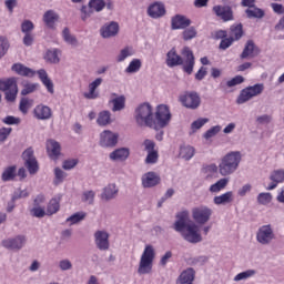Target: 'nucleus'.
<instances>
[{
  "instance_id": "nucleus-1",
  "label": "nucleus",
  "mask_w": 284,
  "mask_h": 284,
  "mask_svg": "<svg viewBox=\"0 0 284 284\" xmlns=\"http://www.w3.org/2000/svg\"><path fill=\"white\" fill-rule=\"evenodd\" d=\"M192 220L190 212L182 211L176 214V221L173 224L175 232H179L187 243L196 244L203 241L201 226L205 225L212 219V209L201 205L192 209Z\"/></svg>"
},
{
  "instance_id": "nucleus-2",
  "label": "nucleus",
  "mask_w": 284,
  "mask_h": 284,
  "mask_svg": "<svg viewBox=\"0 0 284 284\" xmlns=\"http://www.w3.org/2000/svg\"><path fill=\"white\" fill-rule=\"evenodd\" d=\"M181 55L176 53V49H171L166 53V65L168 68H176V65H182L186 74H192L194 72V53L189 47H184L181 51Z\"/></svg>"
},
{
  "instance_id": "nucleus-3",
  "label": "nucleus",
  "mask_w": 284,
  "mask_h": 284,
  "mask_svg": "<svg viewBox=\"0 0 284 284\" xmlns=\"http://www.w3.org/2000/svg\"><path fill=\"white\" fill-rule=\"evenodd\" d=\"M11 70L12 72H16V74H19V77H28L29 79H32L34 74H38L41 83L44 85V88H47L48 92L50 94H54V83L48 77L45 69L34 71L31 68L23 65L22 63H16L11 67Z\"/></svg>"
},
{
  "instance_id": "nucleus-4",
  "label": "nucleus",
  "mask_w": 284,
  "mask_h": 284,
  "mask_svg": "<svg viewBox=\"0 0 284 284\" xmlns=\"http://www.w3.org/2000/svg\"><path fill=\"white\" fill-rule=\"evenodd\" d=\"M134 119L139 128H156L154 120V108L149 102H143L135 108Z\"/></svg>"
},
{
  "instance_id": "nucleus-5",
  "label": "nucleus",
  "mask_w": 284,
  "mask_h": 284,
  "mask_svg": "<svg viewBox=\"0 0 284 284\" xmlns=\"http://www.w3.org/2000/svg\"><path fill=\"white\" fill-rule=\"evenodd\" d=\"M242 159L243 154L240 151H231L225 154L219 164L221 176H231V174H234L239 170Z\"/></svg>"
},
{
  "instance_id": "nucleus-6",
  "label": "nucleus",
  "mask_w": 284,
  "mask_h": 284,
  "mask_svg": "<svg viewBox=\"0 0 284 284\" xmlns=\"http://www.w3.org/2000/svg\"><path fill=\"white\" fill-rule=\"evenodd\" d=\"M154 258H156V250H154L152 244H146L140 257L138 274L140 275L152 274Z\"/></svg>"
},
{
  "instance_id": "nucleus-7",
  "label": "nucleus",
  "mask_w": 284,
  "mask_h": 284,
  "mask_svg": "<svg viewBox=\"0 0 284 284\" xmlns=\"http://www.w3.org/2000/svg\"><path fill=\"white\" fill-rule=\"evenodd\" d=\"M0 91L4 92L6 100L12 103L17 100V94H19V87H17L16 78L0 79Z\"/></svg>"
},
{
  "instance_id": "nucleus-8",
  "label": "nucleus",
  "mask_w": 284,
  "mask_h": 284,
  "mask_svg": "<svg viewBox=\"0 0 284 284\" xmlns=\"http://www.w3.org/2000/svg\"><path fill=\"white\" fill-rule=\"evenodd\" d=\"M154 121L155 126H153V130L168 128V125H170V121H172V113L170 112V108L165 104L158 105Z\"/></svg>"
},
{
  "instance_id": "nucleus-9",
  "label": "nucleus",
  "mask_w": 284,
  "mask_h": 284,
  "mask_svg": "<svg viewBox=\"0 0 284 284\" xmlns=\"http://www.w3.org/2000/svg\"><path fill=\"white\" fill-rule=\"evenodd\" d=\"M276 240V233L272 224H264L257 229L256 241L260 245H272Z\"/></svg>"
},
{
  "instance_id": "nucleus-10",
  "label": "nucleus",
  "mask_w": 284,
  "mask_h": 284,
  "mask_svg": "<svg viewBox=\"0 0 284 284\" xmlns=\"http://www.w3.org/2000/svg\"><path fill=\"white\" fill-rule=\"evenodd\" d=\"M265 90V85L263 83H257L251 87H247L243 89L237 97L236 103L239 105H243V103H247L251 99H254V97H258V94H263V91Z\"/></svg>"
},
{
  "instance_id": "nucleus-11",
  "label": "nucleus",
  "mask_w": 284,
  "mask_h": 284,
  "mask_svg": "<svg viewBox=\"0 0 284 284\" xmlns=\"http://www.w3.org/2000/svg\"><path fill=\"white\" fill-rule=\"evenodd\" d=\"M179 101L187 110H197L201 105V97L196 92L181 94Z\"/></svg>"
},
{
  "instance_id": "nucleus-12",
  "label": "nucleus",
  "mask_w": 284,
  "mask_h": 284,
  "mask_svg": "<svg viewBox=\"0 0 284 284\" xmlns=\"http://www.w3.org/2000/svg\"><path fill=\"white\" fill-rule=\"evenodd\" d=\"M22 159L29 174H37L39 172V162H37V158H34V150H32V148L27 149L22 153Z\"/></svg>"
},
{
  "instance_id": "nucleus-13",
  "label": "nucleus",
  "mask_w": 284,
  "mask_h": 284,
  "mask_svg": "<svg viewBox=\"0 0 284 284\" xmlns=\"http://www.w3.org/2000/svg\"><path fill=\"white\" fill-rule=\"evenodd\" d=\"M119 143V133L110 130H104L100 133L101 148H114Z\"/></svg>"
},
{
  "instance_id": "nucleus-14",
  "label": "nucleus",
  "mask_w": 284,
  "mask_h": 284,
  "mask_svg": "<svg viewBox=\"0 0 284 284\" xmlns=\"http://www.w3.org/2000/svg\"><path fill=\"white\" fill-rule=\"evenodd\" d=\"M120 30L121 27L119 26V22H106L100 28V36L102 37V39H112L116 37V34H119Z\"/></svg>"
},
{
  "instance_id": "nucleus-15",
  "label": "nucleus",
  "mask_w": 284,
  "mask_h": 284,
  "mask_svg": "<svg viewBox=\"0 0 284 284\" xmlns=\"http://www.w3.org/2000/svg\"><path fill=\"white\" fill-rule=\"evenodd\" d=\"M94 241L98 250L101 252H106L110 250V233L106 231H97L94 233Z\"/></svg>"
},
{
  "instance_id": "nucleus-16",
  "label": "nucleus",
  "mask_w": 284,
  "mask_h": 284,
  "mask_svg": "<svg viewBox=\"0 0 284 284\" xmlns=\"http://www.w3.org/2000/svg\"><path fill=\"white\" fill-rule=\"evenodd\" d=\"M26 235H18L2 241V247L6 250H22L27 243Z\"/></svg>"
},
{
  "instance_id": "nucleus-17",
  "label": "nucleus",
  "mask_w": 284,
  "mask_h": 284,
  "mask_svg": "<svg viewBox=\"0 0 284 284\" xmlns=\"http://www.w3.org/2000/svg\"><path fill=\"white\" fill-rule=\"evenodd\" d=\"M37 121H50L52 119V109L45 104H38L32 111Z\"/></svg>"
},
{
  "instance_id": "nucleus-18",
  "label": "nucleus",
  "mask_w": 284,
  "mask_h": 284,
  "mask_svg": "<svg viewBox=\"0 0 284 284\" xmlns=\"http://www.w3.org/2000/svg\"><path fill=\"white\" fill-rule=\"evenodd\" d=\"M192 26V20L183 14H175L171 18V29L172 30H185Z\"/></svg>"
},
{
  "instance_id": "nucleus-19",
  "label": "nucleus",
  "mask_w": 284,
  "mask_h": 284,
  "mask_svg": "<svg viewBox=\"0 0 284 284\" xmlns=\"http://www.w3.org/2000/svg\"><path fill=\"white\" fill-rule=\"evenodd\" d=\"M258 54H261V49L256 47L254 41L248 40L241 53V59H254V57H258Z\"/></svg>"
},
{
  "instance_id": "nucleus-20",
  "label": "nucleus",
  "mask_w": 284,
  "mask_h": 284,
  "mask_svg": "<svg viewBox=\"0 0 284 284\" xmlns=\"http://www.w3.org/2000/svg\"><path fill=\"white\" fill-rule=\"evenodd\" d=\"M143 187H156L161 183V178L155 172L144 173L141 178Z\"/></svg>"
},
{
  "instance_id": "nucleus-21",
  "label": "nucleus",
  "mask_w": 284,
  "mask_h": 284,
  "mask_svg": "<svg viewBox=\"0 0 284 284\" xmlns=\"http://www.w3.org/2000/svg\"><path fill=\"white\" fill-rule=\"evenodd\" d=\"M213 12H215L216 17H220L222 21H232L234 19L232 8L227 6H215L213 7Z\"/></svg>"
},
{
  "instance_id": "nucleus-22",
  "label": "nucleus",
  "mask_w": 284,
  "mask_h": 284,
  "mask_svg": "<svg viewBox=\"0 0 284 284\" xmlns=\"http://www.w3.org/2000/svg\"><path fill=\"white\" fill-rule=\"evenodd\" d=\"M42 21L47 28L54 30L57 22L59 21V13L54 10H48L43 13Z\"/></svg>"
},
{
  "instance_id": "nucleus-23",
  "label": "nucleus",
  "mask_w": 284,
  "mask_h": 284,
  "mask_svg": "<svg viewBox=\"0 0 284 284\" xmlns=\"http://www.w3.org/2000/svg\"><path fill=\"white\" fill-rule=\"evenodd\" d=\"M130 156V149L120 148L115 149L113 152L109 154V159L114 161L115 163H123V161H128Z\"/></svg>"
},
{
  "instance_id": "nucleus-24",
  "label": "nucleus",
  "mask_w": 284,
  "mask_h": 284,
  "mask_svg": "<svg viewBox=\"0 0 284 284\" xmlns=\"http://www.w3.org/2000/svg\"><path fill=\"white\" fill-rule=\"evenodd\" d=\"M148 14L151 19H161V17H165V6L161 2H154L149 6Z\"/></svg>"
},
{
  "instance_id": "nucleus-25",
  "label": "nucleus",
  "mask_w": 284,
  "mask_h": 284,
  "mask_svg": "<svg viewBox=\"0 0 284 284\" xmlns=\"http://www.w3.org/2000/svg\"><path fill=\"white\" fill-rule=\"evenodd\" d=\"M101 83H103V78H97L95 80L90 82L89 91L83 93L84 99H99V91H97V88H100Z\"/></svg>"
},
{
  "instance_id": "nucleus-26",
  "label": "nucleus",
  "mask_w": 284,
  "mask_h": 284,
  "mask_svg": "<svg viewBox=\"0 0 284 284\" xmlns=\"http://www.w3.org/2000/svg\"><path fill=\"white\" fill-rule=\"evenodd\" d=\"M270 181H272L266 190H276L280 183H284V170H274L270 175Z\"/></svg>"
},
{
  "instance_id": "nucleus-27",
  "label": "nucleus",
  "mask_w": 284,
  "mask_h": 284,
  "mask_svg": "<svg viewBox=\"0 0 284 284\" xmlns=\"http://www.w3.org/2000/svg\"><path fill=\"white\" fill-rule=\"evenodd\" d=\"M112 106V112H121V110H125V95H119L116 93H111V99L109 101Z\"/></svg>"
},
{
  "instance_id": "nucleus-28",
  "label": "nucleus",
  "mask_w": 284,
  "mask_h": 284,
  "mask_svg": "<svg viewBox=\"0 0 284 284\" xmlns=\"http://www.w3.org/2000/svg\"><path fill=\"white\" fill-rule=\"evenodd\" d=\"M47 152L53 161L61 156V144L57 142V140H48L47 141Z\"/></svg>"
},
{
  "instance_id": "nucleus-29",
  "label": "nucleus",
  "mask_w": 284,
  "mask_h": 284,
  "mask_svg": "<svg viewBox=\"0 0 284 284\" xmlns=\"http://www.w3.org/2000/svg\"><path fill=\"white\" fill-rule=\"evenodd\" d=\"M196 154V149L190 144H182L179 151V159L182 161H192Z\"/></svg>"
},
{
  "instance_id": "nucleus-30",
  "label": "nucleus",
  "mask_w": 284,
  "mask_h": 284,
  "mask_svg": "<svg viewBox=\"0 0 284 284\" xmlns=\"http://www.w3.org/2000/svg\"><path fill=\"white\" fill-rule=\"evenodd\" d=\"M118 194L119 187H116V184H109L102 190L100 199L102 201H112L113 199H116Z\"/></svg>"
},
{
  "instance_id": "nucleus-31",
  "label": "nucleus",
  "mask_w": 284,
  "mask_h": 284,
  "mask_svg": "<svg viewBox=\"0 0 284 284\" xmlns=\"http://www.w3.org/2000/svg\"><path fill=\"white\" fill-rule=\"evenodd\" d=\"M214 205H230L234 203V192L227 191L213 197Z\"/></svg>"
},
{
  "instance_id": "nucleus-32",
  "label": "nucleus",
  "mask_w": 284,
  "mask_h": 284,
  "mask_svg": "<svg viewBox=\"0 0 284 284\" xmlns=\"http://www.w3.org/2000/svg\"><path fill=\"white\" fill-rule=\"evenodd\" d=\"M195 272L194 268H186L178 277L176 284H193Z\"/></svg>"
},
{
  "instance_id": "nucleus-33",
  "label": "nucleus",
  "mask_w": 284,
  "mask_h": 284,
  "mask_svg": "<svg viewBox=\"0 0 284 284\" xmlns=\"http://www.w3.org/2000/svg\"><path fill=\"white\" fill-rule=\"evenodd\" d=\"M61 50L59 49H49L47 50V52L44 53V61H47V63H60L61 61Z\"/></svg>"
},
{
  "instance_id": "nucleus-34",
  "label": "nucleus",
  "mask_w": 284,
  "mask_h": 284,
  "mask_svg": "<svg viewBox=\"0 0 284 284\" xmlns=\"http://www.w3.org/2000/svg\"><path fill=\"white\" fill-rule=\"evenodd\" d=\"M112 113L108 110L101 111L98 114L97 123L100 128H105V125H110L112 123Z\"/></svg>"
},
{
  "instance_id": "nucleus-35",
  "label": "nucleus",
  "mask_w": 284,
  "mask_h": 284,
  "mask_svg": "<svg viewBox=\"0 0 284 284\" xmlns=\"http://www.w3.org/2000/svg\"><path fill=\"white\" fill-rule=\"evenodd\" d=\"M227 183H230V179L227 178H222L220 179L217 182H215L214 184H212L209 187V191L212 194H219V192H223V190H225V187H227Z\"/></svg>"
},
{
  "instance_id": "nucleus-36",
  "label": "nucleus",
  "mask_w": 284,
  "mask_h": 284,
  "mask_svg": "<svg viewBox=\"0 0 284 284\" xmlns=\"http://www.w3.org/2000/svg\"><path fill=\"white\" fill-rule=\"evenodd\" d=\"M143 65V62L141 59H132L129 63V65L125 68L124 72L125 74H136L139 70H141V67Z\"/></svg>"
},
{
  "instance_id": "nucleus-37",
  "label": "nucleus",
  "mask_w": 284,
  "mask_h": 284,
  "mask_svg": "<svg viewBox=\"0 0 284 284\" xmlns=\"http://www.w3.org/2000/svg\"><path fill=\"white\" fill-rule=\"evenodd\" d=\"M61 200L59 197H53L50 200L47 206V216H52V214H57L61 207Z\"/></svg>"
},
{
  "instance_id": "nucleus-38",
  "label": "nucleus",
  "mask_w": 284,
  "mask_h": 284,
  "mask_svg": "<svg viewBox=\"0 0 284 284\" xmlns=\"http://www.w3.org/2000/svg\"><path fill=\"white\" fill-rule=\"evenodd\" d=\"M253 276H256V270L250 268L235 275L233 281L235 283H239L241 281H247L250 278H253Z\"/></svg>"
},
{
  "instance_id": "nucleus-39",
  "label": "nucleus",
  "mask_w": 284,
  "mask_h": 284,
  "mask_svg": "<svg viewBox=\"0 0 284 284\" xmlns=\"http://www.w3.org/2000/svg\"><path fill=\"white\" fill-rule=\"evenodd\" d=\"M62 39L65 41V43H68V45H73V48H77L79 45V41L77 40V37L70 33L69 28L63 29Z\"/></svg>"
},
{
  "instance_id": "nucleus-40",
  "label": "nucleus",
  "mask_w": 284,
  "mask_h": 284,
  "mask_svg": "<svg viewBox=\"0 0 284 284\" xmlns=\"http://www.w3.org/2000/svg\"><path fill=\"white\" fill-rule=\"evenodd\" d=\"M85 216H88V213L83 211L77 212L67 219V223L69 225H77V223H81V221H84Z\"/></svg>"
},
{
  "instance_id": "nucleus-41",
  "label": "nucleus",
  "mask_w": 284,
  "mask_h": 284,
  "mask_svg": "<svg viewBox=\"0 0 284 284\" xmlns=\"http://www.w3.org/2000/svg\"><path fill=\"white\" fill-rule=\"evenodd\" d=\"M16 176H17V166H8L2 172L1 180L4 182L14 181Z\"/></svg>"
},
{
  "instance_id": "nucleus-42",
  "label": "nucleus",
  "mask_w": 284,
  "mask_h": 284,
  "mask_svg": "<svg viewBox=\"0 0 284 284\" xmlns=\"http://www.w3.org/2000/svg\"><path fill=\"white\" fill-rule=\"evenodd\" d=\"M130 57H134V49L132 47H125L116 55V61L118 63H123V61Z\"/></svg>"
},
{
  "instance_id": "nucleus-43",
  "label": "nucleus",
  "mask_w": 284,
  "mask_h": 284,
  "mask_svg": "<svg viewBox=\"0 0 284 284\" xmlns=\"http://www.w3.org/2000/svg\"><path fill=\"white\" fill-rule=\"evenodd\" d=\"M245 13L248 19H263L265 17V11L255 7L246 9Z\"/></svg>"
},
{
  "instance_id": "nucleus-44",
  "label": "nucleus",
  "mask_w": 284,
  "mask_h": 284,
  "mask_svg": "<svg viewBox=\"0 0 284 284\" xmlns=\"http://www.w3.org/2000/svg\"><path fill=\"white\" fill-rule=\"evenodd\" d=\"M88 6L93 12H103L105 10V0H89Z\"/></svg>"
},
{
  "instance_id": "nucleus-45",
  "label": "nucleus",
  "mask_w": 284,
  "mask_h": 284,
  "mask_svg": "<svg viewBox=\"0 0 284 284\" xmlns=\"http://www.w3.org/2000/svg\"><path fill=\"white\" fill-rule=\"evenodd\" d=\"M243 37V24H234L231 27V39L239 41Z\"/></svg>"
},
{
  "instance_id": "nucleus-46",
  "label": "nucleus",
  "mask_w": 284,
  "mask_h": 284,
  "mask_svg": "<svg viewBox=\"0 0 284 284\" xmlns=\"http://www.w3.org/2000/svg\"><path fill=\"white\" fill-rule=\"evenodd\" d=\"M30 108H32V100L28 98H22L19 103V110L22 114H28L30 112Z\"/></svg>"
},
{
  "instance_id": "nucleus-47",
  "label": "nucleus",
  "mask_w": 284,
  "mask_h": 284,
  "mask_svg": "<svg viewBox=\"0 0 284 284\" xmlns=\"http://www.w3.org/2000/svg\"><path fill=\"white\" fill-rule=\"evenodd\" d=\"M8 50H10V42L8 41V38L0 36V59L6 57Z\"/></svg>"
},
{
  "instance_id": "nucleus-48",
  "label": "nucleus",
  "mask_w": 284,
  "mask_h": 284,
  "mask_svg": "<svg viewBox=\"0 0 284 284\" xmlns=\"http://www.w3.org/2000/svg\"><path fill=\"white\" fill-rule=\"evenodd\" d=\"M272 193L262 192L257 195L258 205H270L272 203Z\"/></svg>"
},
{
  "instance_id": "nucleus-49",
  "label": "nucleus",
  "mask_w": 284,
  "mask_h": 284,
  "mask_svg": "<svg viewBox=\"0 0 284 284\" xmlns=\"http://www.w3.org/2000/svg\"><path fill=\"white\" fill-rule=\"evenodd\" d=\"M182 37L184 39V41H192V39H194L196 37V28L194 27H190V28H185L182 32Z\"/></svg>"
},
{
  "instance_id": "nucleus-50",
  "label": "nucleus",
  "mask_w": 284,
  "mask_h": 284,
  "mask_svg": "<svg viewBox=\"0 0 284 284\" xmlns=\"http://www.w3.org/2000/svg\"><path fill=\"white\" fill-rule=\"evenodd\" d=\"M97 193L94 191H84L82 193V203H87L88 205H92L94 203V197Z\"/></svg>"
},
{
  "instance_id": "nucleus-51",
  "label": "nucleus",
  "mask_w": 284,
  "mask_h": 284,
  "mask_svg": "<svg viewBox=\"0 0 284 284\" xmlns=\"http://www.w3.org/2000/svg\"><path fill=\"white\" fill-rule=\"evenodd\" d=\"M34 30V22L31 20H24L21 23V32L23 34H30Z\"/></svg>"
},
{
  "instance_id": "nucleus-52",
  "label": "nucleus",
  "mask_w": 284,
  "mask_h": 284,
  "mask_svg": "<svg viewBox=\"0 0 284 284\" xmlns=\"http://www.w3.org/2000/svg\"><path fill=\"white\" fill-rule=\"evenodd\" d=\"M221 130H222L221 125L212 126L203 134V139H205L206 141H210V139H214V136H216V134H219Z\"/></svg>"
},
{
  "instance_id": "nucleus-53",
  "label": "nucleus",
  "mask_w": 284,
  "mask_h": 284,
  "mask_svg": "<svg viewBox=\"0 0 284 284\" xmlns=\"http://www.w3.org/2000/svg\"><path fill=\"white\" fill-rule=\"evenodd\" d=\"M205 123H210V119L207 118H200L192 122L191 130L192 132H196V130H201Z\"/></svg>"
},
{
  "instance_id": "nucleus-54",
  "label": "nucleus",
  "mask_w": 284,
  "mask_h": 284,
  "mask_svg": "<svg viewBox=\"0 0 284 284\" xmlns=\"http://www.w3.org/2000/svg\"><path fill=\"white\" fill-rule=\"evenodd\" d=\"M93 12H94L93 9L90 8L89 4L88 6H82L81 9H80L81 19L83 21L89 20L92 17Z\"/></svg>"
},
{
  "instance_id": "nucleus-55",
  "label": "nucleus",
  "mask_w": 284,
  "mask_h": 284,
  "mask_svg": "<svg viewBox=\"0 0 284 284\" xmlns=\"http://www.w3.org/2000/svg\"><path fill=\"white\" fill-rule=\"evenodd\" d=\"M37 88H39L38 83H27L23 85L21 90L22 97H27V94H32V92H37Z\"/></svg>"
},
{
  "instance_id": "nucleus-56",
  "label": "nucleus",
  "mask_w": 284,
  "mask_h": 284,
  "mask_svg": "<svg viewBox=\"0 0 284 284\" xmlns=\"http://www.w3.org/2000/svg\"><path fill=\"white\" fill-rule=\"evenodd\" d=\"M54 183L55 185H59L62 181H65V176H68V173L61 170L60 168L54 169Z\"/></svg>"
},
{
  "instance_id": "nucleus-57",
  "label": "nucleus",
  "mask_w": 284,
  "mask_h": 284,
  "mask_svg": "<svg viewBox=\"0 0 284 284\" xmlns=\"http://www.w3.org/2000/svg\"><path fill=\"white\" fill-rule=\"evenodd\" d=\"M30 214H31V216H34L36 219H43V216H45V214H48V212H45V209H43L41 206H33L30 210Z\"/></svg>"
},
{
  "instance_id": "nucleus-58",
  "label": "nucleus",
  "mask_w": 284,
  "mask_h": 284,
  "mask_svg": "<svg viewBox=\"0 0 284 284\" xmlns=\"http://www.w3.org/2000/svg\"><path fill=\"white\" fill-rule=\"evenodd\" d=\"M1 121L4 125H19L21 123V119L14 115H7Z\"/></svg>"
},
{
  "instance_id": "nucleus-59",
  "label": "nucleus",
  "mask_w": 284,
  "mask_h": 284,
  "mask_svg": "<svg viewBox=\"0 0 284 284\" xmlns=\"http://www.w3.org/2000/svg\"><path fill=\"white\" fill-rule=\"evenodd\" d=\"M12 134V128H0V143H6L8 141V136Z\"/></svg>"
},
{
  "instance_id": "nucleus-60",
  "label": "nucleus",
  "mask_w": 284,
  "mask_h": 284,
  "mask_svg": "<svg viewBox=\"0 0 284 284\" xmlns=\"http://www.w3.org/2000/svg\"><path fill=\"white\" fill-rule=\"evenodd\" d=\"M244 81H245V78H243L242 75H236L231 80H229L226 82V85L227 88H234L235 85H241V83H243Z\"/></svg>"
},
{
  "instance_id": "nucleus-61",
  "label": "nucleus",
  "mask_w": 284,
  "mask_h": 284,
  "mask_svg": "<svg viewBox=\"0 0 284 284\" xmlns=\"http://www.w3.org/2000/svg\"><path fill=\"white\" fill-rule=\"evenodd\" d=\"M59 268L61 272H69L72 270V262L68 258H63L59 262Z\"/></svg>"
},
{
  "instance_id": "nucleus-62",
  "label": "nucleus",
  "mask_w": 284,
  "mask_h": 284,
  "mask_svg": "<svg viewBox=\"0 0 284 284\" xmlns=\"http://www.w3.org/2000/svg\"><path fill=\"white\" fill-rule=\"evenodd\" d=\"M78 164H79V160L69 159L63 162L62 168L63 170H74V168H77Z\"/></svg>"
},
{
  "instance_id": "nucleus-63",
  "label": "nucleus",
  "mask_w": 284,
  "mask_h": 284,
  "mask_svg": "<svg viewBox=\"0 0 284 284\" xmlns=\"http://www.w3.org/2000/svg\"><path fill=\"white\" fill-rule=\"evenodd\" d=\"M158 161H159V152H156V151L148 152V155H146V159H145V163L154 164Z\"/></svg>"
},
{
  "instance_id": "nucleus-64",
  "label": "nucleus",
  "mask_w": 284,
  "mask_h": 284,
  "mask_svg": "<svg viewBox=\"0 0 284 284\" xmlns=\"http://www.w3.org/2000/svg\"><path fill=\"white\" fill-rule=\"evenodd\" d=\"M22 43L27 48H30V45L34 44V34L33 33H24L22 38Z\"/></svg>"
}]
</instances>
